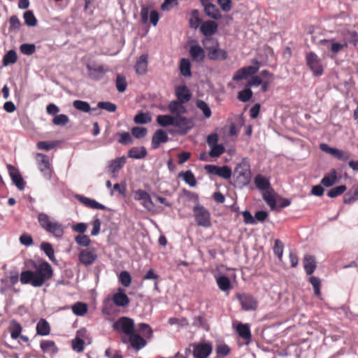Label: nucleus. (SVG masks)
I'll use <instances>...</instances> for the list:
<instances>
[{
    "instance_id": "22",
    "label": "nucleus",
    "mask_w": 358,
    "mask_h": 358,
    "mask_svg": "<svg viewBox=\"0 0 358 358\" xmlns=\"http://www.w3.org/2000/svg\"><path fill=\"white\" fill-rule=\"evenodd\" d=\"M208 57L211 60H224L227 58L228 54L227 51L219 48L217 45L216 48H208Z\"/></svg>"
},
{
    "instance_id": "10",
    "label": "nucleus",
    "mask_w": 358,
    "mask_h": 358,
    "mask_svg": "<svg viewBox=\"0 0 358 358\" xmlns=\"http://www.w3.org/2000/svg\"><path fill=\"white\" fill-rule=\"evenodd\" d=\"M86 67L88 72V76L94 80H101L103 78L105 73L108 71V67L102 64H88Z\"/></svg>"
},
{
    "instance_id": "9",
    "label": "nucleus",
    "mask_w": 358,
    "mask_h": 358,
    "mask_svg": "<svg viewBox=\"0 0 358 358\" xmlns=\"http://www.w3.org/2000/svg\"><path fill=\"white\" fill-rule=\"evenodd\" d=\"M204 169L208 174L217 176L227 180L229 179L232 174V171L228 166H217L208 164L204 166Z\"/></svg>"
},
{
    "instance_id": "42",
    "label": "nucleus",
    "mask_w": 358,
    "mask_h": 358,
    "mask_svg": "<svg viewBox=\"0 0 358 358\" xmlns=\"http://www.w3.org/2000/svg\"><path fill=\"white\" fill-rule=\"evenodd\" d=\"M22 329V327L19 322L15 320H12L10 322V331L12 338L16 339L19 338L21 334Z\"/></svg>"
},
{
    "instance_id": "27",
    "label": "nucleus",
    "mask_w": 358,
    "mask_h": 358,
    "mask_svg": "<svg viewBox=\"0 0 358 358\" xmlns=\"http://www.w3.org/2000/svg\"><path fill=\"white\" fill-rule=\"evenodd\" d=\"M41 350L46 354L55 355L58 352L55 343L50 340H43L40 343Z\"/></svg>"
},
{
    "instance_id": "53",
    "label": "nucleus",
    "mask_w": 358,
    "mask_h": 358,
    "mask_svg": "<svg viewBox=\"0 0 358 358\" xmlns=\"http://www.w3.org/2000/svg\"><path fill=\"white\" fill-rule=\"evenodd\" d=\"M97 107L100 109L105 110L110 113H113L117 109L116 105L110 101H99L97 103Z\"/></svg>"
},
{
    "instance_id": "40",
    "label": "nucleus",
    "mask_w": 358,
    "mask_h": 358,
    "mask_svg": "<svg viewBox=\"0 0 358 358\" xmlns=\"http://www.w3.org/2000/svg\"><path fill=\"white\" fill-rule=\"evenodd\" d=\"M175 115H160L157 117V123L162 127L173 126Z\"/></svg>"
},
{
    "instance_id": "63",
    "label": "nucleus",
    "mask_w": 358,
    "mask_h": 358,
    "mask_svg": "<svg viewBox=\"0 0 358 358\" xmlns=\"http://www.w3.org/2000/svg\"><path fill=\"white\" fill-rule=\"evenodd\" d=\"M75 241L78 245L83 247H87L91 242L89 236L85 234L78 235L76 236Z\"/></svg>"
},
{
    "instance_id": "32",
    "label": "nucleus",
    "mask_w": 358,
    "mask_h": 358,
    "mask_svg": "<svg viewBox=\"0 0 358 358\" xmlns=\"http://www.w3.org/2000/svg\"><path fill=\"white\" fill-rule=\"evenodd\" d=\"M129 341L131 346L136 350H140L146 345L145 339L135 334V331L129 336Z\"/></svg>"
},
{
    "instance_id": "18",
    "label": "nucleus",
    "mask_w": 358,
    "mask_h": 358,
    "mask_svg": "<svg viewBox=\"0 0 358 358\" xmlns=\"http://www.w3.org/2000/svg\"><path fill=\"white\" fill-rule=\"evenodd\" d=\"M342 41L346 43L347 47L349 45L356 47L358 45V33L354 30H344L342 31Z\"/></svg>"
},
{
    "instance_id": "4",
    "label": "nucleus",
    "mask_w": 358,
    "mask_h": 358,
    "mask_svg": "<svg viewBox=\"0 0 358 358\" xmlns=\"http://www.w3.org/2000/svg\"><path fill=\"white\" fill-rule=\"evenodd\" d=\"M234 176L236 177L237 181L241 185H246L249 183L251 178L250 166L246 159L238 164L234 169Z\"/></svg>"
},
{
    "instance_id": "39",
    "label": "nucleus",
    "mask_w": 358,
    "mask_h": 358,
    "mask_svg": "<svg viewBox=\"0 0 358 358\" xmlns=\"http://www.w3.org/2000/svg\"><path fill=\"white\" fill-rule=\"evenodd\" d=\"M180 178H182L185 182L188 184L190 187H194L196 185V178L193 173L188 170L185 172H180L178 175Z\"/></svg>"
},
{
    "instance_id": "2",
    "label": "nucleus",
    "mask_w": 358,
    "mask_h": 358,
    "mask_svg": "<svg viewBox=\"0 0 358 358\" xmlns=\"http://www.w3.org/2000/svg\"><path fill=\"white\" fill-rule=\"evenodd\" d=\"M41 227L56 238H61L64 234V228L61 223L52 220L47 214L40 213L38 216Z\"/></svg>"
},
{
    "instance_id": "47",
    "label": "nucleus",
    "mask_w": 358,
    "mask_h": 358,
    "mask_svg": "<svg viewBox=\"0 0 358 358\" xmlns=\"http://www.w3.org/2000/svg\"><path fill=\"white\" fill-rule=\"evenodd\" d=\"M115 85L119 92H124L127 86L126 78L124 76L118 74L116 77Z\"/></svg>"
},
{
    "instance_id": "48",
    "label": "nucleus",
    "mask_w": 358,
    "mask_h": 358,
    "mask_svg": "<svg viewBox=\"0 0 358 358\" xmlns=\"http://www.w3.org/2000/svg\"><path fill=\"white\" fill-rule=\"evenodd\" d=\"M24 23L29 27H34L37 24V20L31 10H27L23 15Z\"/></svg>"
},
{
    "instance_id": "29",
    "label": "nucleus",
    "mask_w": 358,
    "mask_h": 358,
    "mask_svg": "<svg viewBox=\"0 0 358 358\" xmlns=\"http://www.w3.org/2000/svg\"><path fill=\"white\" fill-rule=\"evenodd\" d=\"M184 103L179 101H172L169 104V110L175 115H181L187 112Z\"/></svg>"
},
{
    "instance_id": "31",
    "label": "nucleus",
    "mask_w": 358,
    "mask_h": 358,
    "mask_svg": "<svg viewBox=\"0 0 358 358\" xmlns=\"http://www.w3.org/2000/svg\"><path fill=\"white\" fill-rule=\"evenodd\" d=\"M236 331L240 337L245 340L247 343H249L251 339V332L250 326L248 324H238L236 326Z\"/></svg>"
},
{
    "instance_id": "20",
    "label": "nucleus",
    "mask_w": 358,
    "mask_h": 358,
    "mask_svg": "<svg viewBox=\"0 0 358 358\" xmlns=\"http://www.w3.org/2000/svg\"><path fill=\"white\" fill-rule=\"evenodd\" d=\"M76 198L86 207L92 208V209H100V210H106V207L103 204L97 202L96 200L84 196L83 195L77 194Z\"/></svg>"
},
{
    "instance_id": "5",
    "label": "nucleus",
    "mask_w": 358,
    "mask_h": 358,
    "mask_svg": "<svg viewBox=\"0 0 358 358\" xmlns=\"http://www.w3.org/2000/svg\"><path fill=\"white\" fill-rule=\"evenodd\" d=\"M113 328L117 332L129 336L135 331L134 322L129 317H121L113 324Z\"/></svg>"
},
{
    "instance_id": "35",
    "label": "nucleus",
    "mask_w": 358,
    "mask_h": 358,
    "mask_svg": "<svg viewBox=\"0 0 358 358\" xmlns=\"http://www.w3.org/2000/svg\"><path fill=\"white\" fill-rule=\"evenodd\" d=\"M147 155V150L145 147H133L128 151L129 158L141 159Z\"/></svg>"
},
{
    "instance_id": "64",
    "label": "nucleus",
    "mask_w": 358,
    "mask_h": 358,
    "mask_svg": "<svg viewBox=\"0 0 358 358\" xmlns=\"http://www.w3.org/2000/svg\"><path fill=\"white\" fill-rule=\"evenodd\" d=\"M36 46L34 44L24 43L20 45V51L26 55H31L34 53Z\"/></svg>"
},
{
    "instance_id": "36",
    "label": "nucleus",
    "mask_w": 358,
    "mask_h": 358,
    "mask_svg": "<svg viewBox=\"0 0 358 358\" xmlns=\"http://www.w3.org/2000/svg\"><path fill=\"white\" fill-rule=\"evenodd\" d=\"M337 181V174L335 169H332L329 173L325 175L321 180V184L327 187L332 186Z\"/></svg>"
},
{
    "instance_id": "58",
    "label": "nucleus",
    "mask_w": 358,
    "mask_h": 358,
    "mask_svg": "<svg viewBox=\"0 0 358 358\" xmlns=\"http://www.w3.org/2000/svg\"><path fill=\"white\" fill-rule=\"evenodd\" d=\"M211 148L209 155L212 157H218L224 153L225 149L222 144L210 146Z\"/></svg>"
},
{
    "instance_id": "49",
    "label": "nucleus",
    "mask_w": 358,
    "mask_h": 358,
    "mask_svg": "<svg viewBox=\"0 0 358 358\" xmlns=\"http://www.w3.org/2000/svg\"><path fill=\"white\" fill-rule=\"evenodd\" d=\"M73 107L82 112L89 113L91 110L90 104L87 101L76 100L73 102Z\"/></svg>"
},
{
    "instance_id": "11",
    "label": "nucleus",
    "mask_w": 358,
    "mask_h": 358,
    "mask_svg": "<svg viewBox=\"0 0 358 358\" xmlns=\"http://www.w3.org/2000/svg\"><path fill=\"white\" fill-rule=\"evenodd\" d=\"M96 259L97 255L94 249L86 248L79 252L78 260L86 266L93 264Z\"/></svg>"
},
{
    "instance_id": "37",
    "label": "nucleus",
    "mask_w": 358,
    "mask_h": 358,
    "mask_svg": "<svg viewBox=\"0 0 358 358\" xmlns=\"http://www.w3.org/2000/svg\"><path fill=\"white\" fill-rule=\"evenodd\" d=\"M50 327L48 322L44 320L41 319L36 324L37 334L41 336H47L50 334Z\"/></svg>"
},
{
    "instance_id": "24",
    "label": "nucleus",
    "mask_w": 358,
    "mask_h": 358,
    "mask_svg": "<svg viewBox=\"0 0 358 358\" xmlns=\"http://www.w3.org/2000/svg\"><path fill=\"white\" fill-rule=\"evenodd\" d=\"M202 4L204 6V11L208 17L215 20L221 18L222 15L220 12L215 5L210 2L206 3L204 1H202Z\"/></svg>"
},
{
    "instance_id": "16",
    "label": "nucleus",
    "mask_w": 358,
    "mask_h": 358,
    "mask_svg": "<svg viewBox=\"0 0 358 358\" xmlns=\"http://www.w3.org/2000/svg\"><path fill=\"white\" fill-rule=\"evenodd\" d=\"M173 126L179 129L180 134H185L192 128V122L185 117L175 115Z\"/></svg>"
},
{
    "instance_id": "60",
    "label": "nucleus",
    "mask_w": 358,
    "mask_h": 358,
    "mask_svg": "<svg viewBox=\"0 0 358 358\" xmlns=\"http://www.w3.org/2000/svg\"><path fill=\"white\" fill-rule=\"evenodd\" d=\"M69 121V118L66 115L60 114L55 115L52 120V123L57 126H64Z\"/></svg>"
},
{
    "instance_id": "7",
    "label": "nucleus",
    "mask_w": 358,
    "mask_h": 358,
    "mask_svg": "<svg viewBox=\"0 0 358 358\" xmlns=\"http://www.w3.org/2000/svg\"><path fill=\"white\" fill-rule=\"evenodd\" d=\"M319 43L327 50H329L331 58L347 48L346 43H344L343 41L338 42L335 39H323L320 40Z\"/></svg>"
},
{
    "instance_id": "38",
    "label": "nucleus",
    "mask_w": 358,
    "mask_h": 358,
    "mask_svg": "<svg viewBox=\"0 0 358 358\" xmlns=\"http://www.w3.org/2000/svg\"><path fill=\"white\" fill-rule=\"evenodd\" d=\"M216 282L218 287L223 292H229L231 288V281L225 275L216 278Z\"/></svg>"
},
{
    "instance_id": "43",
    "label": "nucleus",
    "mask_w": 358,
    "mask_h": 358,
    "mask_svg": "<svg viewBox=\"0 0 358 358\" xmlns=\"http://www.w3.org/2000/svg\"><path fill=\"white\" fill-rule=\"evenodd\" d=\"M180 73L185 77L191 76V64L189 59L183 58L180 60Z\"/></svg>"
},
{
    "instance_id": "45",
    "label": "nucleus",
    "mask_w": 358,
    "mask_h": 358,
    "mask_svg": "<svg viewBox=\"0 0 358 358\" xmlns=\"http://www.w3.org/2000/svg\"><path fill=\"white\" fill-rule=\"evenodd\" d=\"M73 313L78 316L84 315L87 311V306L83 302H77L72 306Z\"/></svg>"
},
{
    "instance_id": "23",
    "label": "nucleus",
    "mask_w": 358,
    "mask_h": 358,
    "mask_svg": "<svg viewBox=\"0 0 358 358\" xmlns=\"http://www.w3.org/2000/svg\"><path fill=\"white\" fill-rule=\"evenodd\" d=\"M176 94L178 99V101L182 103L188 102L191 97L192 94L189 90L185 85L178 86L176 87Z\"/></svg>"
},
{
    "instance_id": "30",
    "label": "nucleus",
    "mask_w": 358,
    "mask_h": 358,
    "mask_svg": "<svg viewBox=\"0 0 358 358\" xmlns=\"http://www.w3.org/2000/svg\"><path fill=\"white\" fill-rule=\"evenodd\" d=\"M303 267L307 275H311L315 270V258L309 255H305L303 258Z\"/></svg>"
},
{
    "instance_id": "1",
    "label": "nucleus",
    "mask_w": 358,
    "mask_h": 358,
    "mask_svg": "<svg viewBox=\"0 0 358 358\" xmlns=\"http://www.w3.org/2000/svg\"><path fill=\"white\" fill-rule=\"evenodd\" d=\"M25 265L29 269L22 271L20 276V280L23 285L29 284L34 287H39L52 277V266L47 262L37 264L30 259L25 262Z\"/></svg>"
},
{
    "instance_id": "41",
    "label": "nucleus",
    "mask_w": 358,
    "mask_h": 358,
    "mask_svg": "<svg viewBox=\"0 0 358 358\" xmlns=\"http://www.w3.org/2000/svg\"><path fill=\"white\" fill-rule=\"evenodd\" d=\"M273 192V190L272 188H271L268 190L264 191L263 193V199L271 209H274L276 206V201Z\"/></svg>"
},
{
    "instance_id": "44",
    "label": "nucleus",
    "mask_w": 358,
    "mask_h": 358,
    "mask_svg": "<svg viewBox=\"0 0 358 358\" xmlns=\"http://www.w3.org/2000/svg\"><path fill=\"white\" fill-rule=\"evenodd\" d=\"M41 249L45 252V254L48 257L50 260L52 262L55 261L54 249L52 245L47 242H43L41 244Z\"/></svg>"
},
{
    "instance_id": "19",
    "label": "nucleus",
    "mask_w": 358,
    "mask_h": 358,
    "mask_svg": "<svg viewBox=\"0 0 358 358\" xmlns=\"http://www.w3.org/2000/svg\"><path fill=\"white\" fill-rule=\"evenodd\" d=\"M189 52L192 59L196 62H201L205 58L203 49L196 42L190 46Z\"/></svg>"
},
{
    "instance_id": "17",
    "label": "nucleus",
    "mask_w": 358,
    "mask_h": 358,
    "mask_svg": "<svg viewBox=\"0 0 358 358\" xmlns=\"http://www.w3.org/2000/svg\"><path fill=\"white\" fill-rule=\"evenodd\" d=\"M113 302L118 307H126L130 301L122 288H118L117 292L113 295Z\"/></svg>"
},
{
    "instance_id": "55",
    "label": "nucleus",
    "mask_w": 358,
    "mask_h": 358,
    "mask_svg": "<svg viewBox=\"0 0 358 358\" xmlns=\"http://www.w3.org/2000/svg\"><path fill=\"white\" fill-rule=\"evenodd\" d=\"M116 136H120L118 142L122 145H130L133 143L131 136L129 132H118Z\"/></svg>"
},
{
    "instance_id": "33",
    "label": "nucleus",
    "mask_w": 358,
    "mask_h": 358,
    "mask_svg": "<svg viewBox=\"0 0 358 358\" xmlns=\"http://www.w3.org/2000/svg\"><path fill=\"white\" fill-rule=\"evenodd\" d=\"M217 29V23L211 20L205 22L201 27V31L205 36H210L214 34Z\"/></svg>"
},
{
    "instance_id": "15",
    "label": "nucleus",
    "mask_w": 358,
    "mask_h": 358,
    "mask_svg": "<svg viewBox=\"0 0 358 358\" xmlns=\"http://www.w3.org/2000/svg\"><path fill=\"white\" fill-rule=\"evenodd\" d=\"M7 169L13 182L20 190H23L25 187V182L19 171L11 164H8Z\"/></svg>"
},
{
    "instance_id": "51",
    "label": "nucleus",
    "mask_w": 358,
    "mask_h": 358,
    "mask_svg": "<svg viewBox=\"0 0 358 358\" xmlns=\"http://www.w3.org/2000/svg\"><path fill=\"white\" fill-rule=\"evenodd\" d=\"M196 105V107L203 112L206 118H209L211 116V110L204 101L197 100Z\"/></svg>"
},
{
    "instance_id": "56",
    "label": "nucleus",
    "mask_w": 358,
    "mask_h": 358,
    "mask_svg": "<svg viewBox=\"0 0 358 358\" xmlns=\"http://www.w3.org/2000/svg\"><path fill=\"white\" fill-rule=\"evenodd\" d=\"M252 92L250 88H245L238 94V99L242 102L248 101L252 96Z\"/></svg>"
},
{
    "instance_id": "8",
    "label": "nucleus",
    "mask_w": 358,
    "mask_h": 358,
    "mask_svg": "<svg viewBox=\"0 0 358 358\" xmlns=\"http://www.w3.org/2000/svg\"><path fill=\"white\" fill-rule=\"evenodd\" d=\"M36 160L38 169L43 174V177L47 180H50L52 169L50 166L48 157L42 153L36 155Z\"/></svg>"
},
{
    "instance_id": "52",
    "label": "nucleus",
    "mask_w": 358,
    "mask_h": 358,
    "mask_svg": "<svg viewBox=\"0 0 358 358\" xmlns=\"http://www.w3.org/2000/svg\"><path fill=\"white\" fill-rule=\"evenodd\" d=\"M80 333L81 331H78L77 332V336H78ZM84 341L80 338L78 336H76V338L72 341V348L75 351L80 352L84 350Z\"/></svg>"
},
{
    "instance_id": "3",
    "label": "nucleus",
    "mask_w": 358,
    "mask_h": 358,
    "mask_svg": "<svg viewBox=\"0 0 358 358\" xmlns=\"http://www.w3.org/2000/svg\"><path fill=\"white\" fill-rule=\"evenodd\" d=\"M193 214L198 226L208 228L211 226L210 213L202 205L197 203L193 208Z\"/></svg>"
},
{
    "instance_id": "28",
    "label": "nucleus",
    "mask_w": 358,
    "mask_h": 358,
    "mask_svg": "<svg viewBox=\"0 0 358 358\" xmlns=\"http://www.w3.org/2000/svg\"><path fill=\"white\" fill-rule=\"evenodd\" d=\"M358 200V183L354 185L343 196V202L351 204Z\"/></svg>"
},
{
    "instance_id": "13",
    "label": "nucleus",
    "mask_w": 358,
    "mask_h": 358,
    "mask_svg": "<svg viewBox=\"0 0 358 358\" xmlns=\"http://www.w3.org/2000/svg\"><path fill=\"white\" fill-rule=\"evenodd\" d=\"M236 298L240 301L242 308L245 310H255L257 306V301L252 295L245 293H237Z\"/></svg>"
},
{
    "instance_id": "54",
    "label": "nucleus",
    "mask_w": 358,
    "mask_h": 358,
    "mask_svg": "<svg viewBox=\"0 0 358 358\" xmlns=\"http://www.w3.org/2000/svg\"><path fill=\"white\" fill-rule=\"evenodd\" d=\"M119 281L125 287H129L131 282V278L128 271H123L119 275Z\"/></svg>"
},
{
    "instance_id": "34",
    "label": "nucleus",
    "mask_w": 358,
    "mask_h": 358,
    "mask_svg": "<svg viewBox=\"0 0 358 358\" xmlns=\"http://www.w3.org/2000/svg\"><path fill=\"white\" fill-rule=\"evenodd\" d=\"M148 68V56L142 55L140 56L135 65L136 73L143 75L146 73Z\"/></svg>"
},
{
    "instance_id": "26",
    "label": "nucleus",
    "mask_w": 358,
    "mask_h": 358,
    "mask_svg": "<svg viewBox=\"0 0 358 358\" xmlns=\"http://www.w3.org/2000/svg\"><path fill=\"white\" fill-rule=\"evenodd\" d=\"M254 182L257 188L259 190L266 191L271 188L268 178L261 174H258L255 176Z\"/></svg>"
},
{
    "instance_id": "59",
    "label": "nucleus",
    "mask_w": 358,
    "mask_h": 358,
    "mask_svg": "<svg viewBox=\"0 0 358 358\" xmlns=\"http://www.w3.org/2000/svg\"><path fill=\"white\" fill-rule=\"evenodd\" d=\"M346 189L347 187L345 185H340L334 187L327 192V196L330 198L336 197L341 195L346 190Z\"/></svg>"
},
{
    "instance_id": "21",
    "label": "nucleus",
    "mask_w": 358,
    "mask_h": 358,
    "mask_svg": "<svg viewBox=\"0 0 358 358\" xmlns=\"http://www.w3.org/2000/svg\"><path fill=\"white\" fill-rule=\"evenodd\" d=\"M169 141V136L162 129H158L154 134L152 138V148L157 149L160 144L162 143H166Z\"/></svg>"
},
{
    "instance_id": "62",
    "label": "nucleus",
    "mask_w": 358,
    "mask_h": 358,
    "mask_svg": "<svg viewBox=\"0 0 358 358\" xmlns=\"http://www.w3.org/2000/svg\"><path fill=\"white\" fill-rule=\"evenodd\" d=\"M309 282L313 287L315 294L320 296L321 295L320 280L317 277L312 276L310 278Z\"/></svg>"
},
{
    "instance_id": "46",
    "label": "nucleus",
    "mask_w": 358,
    "mask_h": 358,
    "mask_svg": "<svg viewBox=\"0 0 358 358\" xmlns=\"http://www.w3.org/2000/svg\"><path fill=\"white\" fill-rule=\"evenodd\" d=\"M252 64H253L252 66H248L243 67V69H245V72L246 73L247 77L249 76H254V75H255L256 73H257V71H259V69L260 68L261 63L257 59H253Z\"/></svg>"
},
{
    "instance_id": "12",
    "label": "nucleus",
    "mask_w": 358,
    "mask_h": 358,
    "mask_svg": "<svg viewBox=\"0 0 358 358\" xmlns=\"http://www.w3.org/2000/svg\"><path fill=\"white\" fill-rule=\"evenodd\" d=\"M191 346L193 348L194 358H207L212 352V346L210 343H194Z\"/></svg>"
},
{
    "instance_id": "6",
    "label": "nucleus",
    "mask_w": 358,
    "mask_h": 358,
    "mask_svg": "<svg viewBox=\"0 0 358 358\" xmlns=\"http://www.w3.org/2000/svg\"><path fill=\"white\" fill-rule=\"evenodd\" d=\"M306 65L309 67L313 74L320 76L323 73V66L321 59L313 52H309L306 55Z\"/></svg>"
},
{
    "instance_id": "25",
    "label": "nucleus",
    "mask_w": 358,
    "mask_h": 358,
    "mask_svg": "<svg viewBox=\"0 0 358 358\" xmlns=\"http://www.w3.org/2000/svg\"><path fill=\"white\" fill-rule=\"evenodd\" d=\"M125 163L126 157L124 156L111 160L108 166V171L114 174L118 172L123 167Z\"/></svg>"
},
{
    "instance_id": "14",
    "label": "nucleus",
    "mask_w": 358,
    "mask_h": 358,
    "mask_svg": "<svg viewBox=\"0 0 358 358\" xmlns=\"http://www.w3.org/2000/svg\"><path fill=\"white\" fill-rule=\"evenodd\" d=\"M134 199L141 201V204L146 209L150 210L154 206L150 194L144 190L138 189L134 192Z\"/></svg>"
},
{
    "instance_id": "61",
    "label": "nucleus",
    "mask_w": 358,
    "mask_h": 358,
    "mask_svg": "<svg viewBox=\"0 0 358 358\" xmlns=\"http://www.w3.org/2000/svg\"><path fill=\"white\" fill-rule=\"evenodd\" d=\"M283 249H284V245H283L282 242L279 239H276L275 241V244H274V247H273V252L278 257V259L280 260L282 257Z\"/></svg>"
},
{
    "instance_id": "50",
    "label": "nucleus",
    "mask_w": 358,
    "mask_h": 358,
    "mask_svg": "<svg viewBox=\"0 0 358 358\" xmlns=\"http://www.w3.org/2000/svg\"><path fill=\"white\" fill-rule=\"evenodd\" d=\"M17 59L16 52L14 50H10L3 56V64L4 66L14 64L16 62Z\"/></svg>"
},
{
    "instance_id": "57",
    "label": "nucleus",
    "mask_w": 358,
    "mask_h": 358,
    "mask_svg": "<svg viewBox=\"0 0 358 358\" xmlns=\"http://www.w3.org/2000/svg\"><path fill=\"white\" fill-rule=\"evenodd\" d=\"M136 124H146L151 121V117L148 113H138L134 119Z\"/></svg>"
}]
</instances>
